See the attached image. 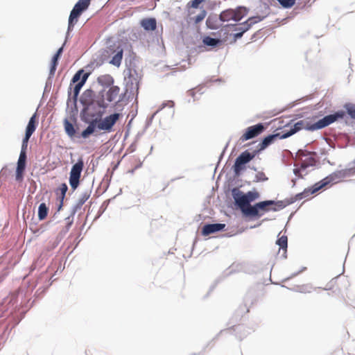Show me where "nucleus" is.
<instances>
[{
	"instance_id": "f257e3e1",
	"label": "nucleus",
	"mask_w": 355,
	"mask_h": 355,
	"mask_svg": "<svg viewBox=\"0 0 355 355\" xmlns=\"http://www.w3.org/2000/svg\"><path fill=\"white\" fill-rule=\"evenodd\" d=\"M232 196L235 204L245 216L260 217L264 212L268 211L270 209L277 211L275 208H269V206L275 205L273 200L259 202L252 206L250 202L259 198V195L257 191H248L246 193H243L240 190L234 189L232 190Z\"/></svg>"
},
{
	"instance_id": "f03ea898",
	"label": "nucleus",
	"mask_w": 355,
	"mask_h": 355,
	"mask_svg": "<svg viewBox=\"0 0 355 355\" xmlns=\"http://www.w3.org/2000/svg\"><path fill=\"white\" fill-rule=\"evenodd\" d=\"M355 175V166L346 168L341 170L336 171L321 181L316 182L310 188L305 189L302 192L297 193L295 199L300 200L305 198L309 197L311 195L315 193L321 189L324 188L330 183H336L343 180L354 176Z\"/></svg>"
},
{
	"instance_id": "7ed1b4c3",
	"label": "nucleus",
	"mask_w": 355,
	"mask_h": 355,
	"mask_svg": "<svg viewBox=\"0 0 355 355\" xmlns=\"http://www.w3.org/2000/svg\"><path fill=\"white\" fill-rule=\"evenodd\" d=\"M120 114L114 113L105 116L103 119L97 118L89 122L88 126L81 133V137L84 139L88 138L91 135L95 132L96 130H103L105 132H110L113 130V127L119 119Z\"/></svg>"
},
{
	"instance_id": "20e7f679",
	"label": "nucleus",
	"mask_w": 355,
	"mask_h": 355,
	"mask_svg": "<svg viewBox=\"0 0 355 355\" xmlns=\"http://www.w3.org/2000/svg\"><path fill=\"white\" fill-rule=\"evenodd\" d=\"M345 113L344 111H338L335 114H329L324 116L322 119L318 121L316 123L308 126L306 129L309 130L313 131L315 130L324 128L327 125L331 124L334 121H336L337 119H343L345 116Z\"/></svg>"
},
{
	"instance_id": "39448f33",
	"label": "nucleus",
	"mask_w": 355,
	"mask_h": 355,
	"mask_svg": "<svg viewBox=\"0 0 355 355\" xmlns=\"http://www.w3.org/2000/svg\"><path fill=\"white\" fill-rule=\"evenodd\" d=\"M84 168V162L80 158L78 162L73 165L69 173V184L71 187L75 190L79 185L81 173Z\"/></svg>"
},
{
	"instance_id": "423d86ee",
	"label": "nucleus",
	"mask_w": 355,
	"mask_h": 355,
	"mask_svg": "<svg viewBox=\"0 0 355 355\" xmlns=\"http://www.w3.org/2000/svg\"><path fill=\"white\" fill-rule=\"evenodd\" d=\"M257 154H259V153L257 150H254L252 153L248 150L242 152L235 160L234 165V172L239 174L240 171L244 168L243 165L252 160Z\"/></svg>"
},
{
	"instance_id": "0eeeda50",
	"label": "nucleus",
	"mask_w": 355,
	"mask_h": 355,
	"mask_svg": "<svg viewBox=\"0 0 355 355\" xmlns=\"http://www.w3.org/2000/svg\"><path fill=\"white\" fill-rule=\"evenodd\" d=\"M266 128V125L261 123L249 126L244 130L243 135L239 138V141L243 143L245 141L255 138L263 132Z\"/></svg>"
},
{
	"instance_id": "6e6552de",
	"label": "nucleus",
	"mask_w": 355,
	"mask_h": 355,
	"mask_svg": "<svg viewBox=\"0 0 355 355\" xmlns=\"http://www.w3.org/2000/svg\"><path fill=\"white\" fill-rule=\"evenodd\" d=\"M245 16V10L239 8L236 10L228 9L223 11L220 15V19L223 21H234L235 22L240 21Z\"/></svg>"
},
{
	"instance_id": "1a4fd4ad",
	"label": "nucleus",
	"mask_w": 355,
	"mask_h": 355,
	"mask_svg": "<svg viewBox=\"0 0 355 355\" xmlns=\"http://www.w3.org/2000/svg\"><path fill=\"white\" fill-rule=\"evenodd\" d=\"M89 76V73H84L83 69L78 71L72 78V83H76V85L73 87V98L76 100L80 91L83 86L85 85L87 78Z\"/></svg>"
},
{
	"instance_id": "9d476101",
	"label": "nucleus",
	"mask_w": 355,
	"mask_h": 355,
	"mask_svg": "<svg viewBox=\"0 0 355 355\" xmlns=\"http://www.w3.org/2000/svg\"><path fill=\"white\" fill-rule=\"evenodd\" d=\"M26 153L20 152L19 157L17 161V166L16 169L15 180L21 182L24 179V173L26 168Z\"/></svg>"
},
{
	"instance_id": "9b49d317",
	"label": "nucleus",
	"mask_w": 355,
	"mask_h": 355,
	"mask_svg": "<svg viewBox=\"0 0 355 355\" xmlns=\"http://www.w3.org/2000/svg\"><path fill=\"white\" fill-rule=\"evenodd\" d=\"M225 227L223 223L207 224L203 226L202 230V234L203 236H208L211 234L223 230Z\"/></svg>"
},
{
	"instance_id": "f8f14e48",
	"label": "nucleus",
	"mask_w": 355,
	"mask_h": 355,
	"mask_svg": "<svg viewBox=\"0 0 355 355\" xmlns=\"http://www.w3.org/2000/svg\"><path fill=\"white\" fill-rule=\"evenodd\" d=\"M282 136L279 133H277L275 135H270L266 137L261 143H259L257 146V151L259 153L261 151L265 150L268 146L274 142L276 138H279Z\"/></svg>"
},
{
	"instance_id": "ddd939ff",
	"label": "nucleus",
	"mask_w": 355,
	"mask_h": 355,
	"mask_svg": "<svg viewBox=\"0 0 355 355\" xmlns=\"http://www.w3.org/2000/svg\"><path fill=\"white\" fill-rule=\"evenodd\" d=\"M120 88L116 85H112L105 94L106 100L111 103L117 99L119 96Z\"/></svg>"
},
{
	"instance_id": "4468645a",
	"label": "nucleus",
	"mask_w": 355,
	"mask_h": 355,
	"mask_svg": "<svg viewBox=\"0 0 355 355\" xmlns=\"http://www.w3.org/2000/svg\"><path fill=\"white\" fill-rule=\"evenodd\" d=\"M94 101V92L91 89H87L85 90L80 98V102L81 103L85 106L88 107L91 104H92Z\"/></svg>"
},
{
	"instance_id": "2eb2a0df",
	"label": "nucleus",
	"mask_w": 355,
	"mask_h": 355,
	"mask_svg": "<svg viewBox=\"0 0 355 355\" xmlns=\"http://www.w3.org/2000/svg\"><path fill=\"white\" fill-rule=\"evenodd\" d=\"M260 21L261 18L259 17H250L246 21L240 25L239 28H238V31H240L244 33L245 32L248 31L253 24Z\"/></svg>"
},
{
	"instance_id": "dca6fc26",
	"label": "nucleus",
	"mask_w": 355,
	"mask_h": 355,
	"mask_svg": "<svg viewBox=\"0 0 355 355\" xmlns=\"http://www.w3.org/2000/svg\"><path fill=\"white\" fill-rule=\"evenodd\" d=\"M81 13L80 11L74 8L72 9L69 17L68 31H71L73 28Z\"/></svg>"
},
{
	"instance_id": "f3484780",
	"label": "nucleus",
	"mask_w": 355,
	"mask_h": 355,
	"mask_svg": "<svg viewBox=\"0 0 355 355\" xmlns=\"http://www.w3.org/2000/svg\"><path fill=\"white\" fill-rule=\"evenodd\" d=\"M141 26L146 30V31H153L157 28V21L155 18H145L143 19L141 21Z\"/></svg>"
},
{
	"instance_id": "a211bd4d",
	"label": "nucleus",
	"mask_w": 355,
	"mask_h": 355,
	"mask_svg": "<svg viewBox=\"0 0 355 355\" xmlns=\"http://www.w3.org/2000/svg\"><path fill=\"white\" fill-rule=\"evenodd\" d=\"M113 53H116L112 57L110 63L119 67L121 65L123 58V50L121 46H117L116 49Z\"/></svg>"
},
{
	"instance_id": "6ab92c4d",
	"label": "nucleus",
	"mask_w": 355,
	"mask_h": 355,
	"mask_svg": "<svg viewBox=\"0 0 355 355\" xmlns=\"http://www.w3.org/2000/svg\"><path fill=\"white\" fill-rule=\"evenodd\" d=\"M304 128V122L302 121H298L294 124L293 127L291 128V130L280 137V139H286L293 134L296 133L297 131L302 130Z\"/></svg>"
},
{
	"instance_id": "aec40b11",
	"label": "nucleus",
	"mask_w": 355,
	"mask_h": 355,
	"mask_svg": "<svg viewBox=\"0 0 355 355\" xmlns=\"http://www.w3.org/2000/svg\"><path fill=\"white\" fill-rule=\"evenodd\" d=\"M37 128V121H36V113H35L30 119L28 125L26 128L25 135L28 136H31L35 131Z\"/></svg>"
},
{
	"instance_id": "412c9836",
	"label": "nucleus",
	"mask_w": 355,
	"mask_h": 355,
	"mask_svg": "<svg viewBox=\"0 0 355 355\" xmlns=\"http://www.w3.org/2000/svg\"><path fill=\"white\" fill-rule=\"evenodd\" d=\"M98 82L102 85L112 86L114 83V78L111 75L105 74L99 76Z\"/></svg>"
},
{
	"instance_id": "4be33fe9",
	"label": "nucleus",
	"mask_w": 355,
	"mask_h": 355,
	"mask_svg": "<svg viewBox=\"0 0 355 355\" xmlns=\"http://www.w3.org/2000/svg\"><path fill=\"white\" fill-rule=\"evenodd\" d=\"M49 208L45 203H41L38 208V218L40 220H44L46 218Z\"/></svg>"
},
{
	"instance_id": "5701e85b",
	"label": "nucleus",
	"mask_w": 355,
	"mask_h": 355,
	"mask_svg": "<svg viewBox=\"0 0 355 355\" xmlns=\"http://www.w3.org/2000/svg\"><path fill=\"white\" fill-rule=\"evenodd\" d=\"M277 244L279 246V250L282 249L283 250V255H284L286 252L287 245H288V239L286 236H282L277 241Z\"/></svg>"
},
{
	"instance_id": "b1692460",
	"label": "nucleus",
	"mask_w": 355,
	"mask_h": 355,
	"mask_svg": "<svg viewBox=\"0 0 355 355\" xmlns=\"http://www.w3.org/2000/svg\"><path fill=\"white\" fill-rule=\"evenodd\" d=\"M90 0H79L74 6V8L83 12L89 6Z\"/></svg>"
},
{
	"instance_id": "393cba45",
	"label": "nucleus",
	"mask_w": 355,
	"mask_h": 355,
	"mask_svg": "<svg viewBox=\"0 0 355 355\" xmlns=\"http://www.w3.org/2000/svg\"><path fill=\"white\" fill-rule=\"evenodd\" d=\"M64 130H65L67 134L69 137H73L76 133V130L74 128L73 125L71 122H69L67 119H65L64 121Z\"/></svg>"
},
{
	"instance_id": "a878e982",
	"label": "nucleus",
	"mask_w": 355,
	"mask_h": 355,
	"mask_svg": "<svg viewBox=\"0 0 355 355\" xmlns=\"http://www.w3.org/2000/svg\"><path fill=\"white\" fill-rule=\"evenodd\" d=\"M162 216H157L155 218H153L151 219L150 222V225L153 228H157L162 225Z\"/></svg>"
},
{
	"instance_id": "bb28decb",
	"label": "nucleus",
	"mask_w": 355,
	"mask_h": 355,
	"mask_svg": "<svg viewBox=\"0 0 355 355\" xmlns=\"http://www.w3.org/2000/svg\"><path fill=\"white\" fill-rule=\"evenodd\" d=\"M206 15L207 11L205 9H202L196 17L192 18L191 19L193 20L194 24H198L205 18Z\"/></svg>"
},
{
	"instance_id": "cd10ccee",
	"label": "nucleus",
	"mask_w": 355,
	"mask_h": 355,
	"mask_svg": "<svg viewBox=\"0 0 355 355\" xmlns=\"http://www.w3.org/2000/svg\"><path fill=\"white\" fill-rule=\"evenodd\" d=\"M347 114L353 119H355V105L352 103H347L345 106Z\"/></svg>"
},
{
	"instance_id": "c85d7f7f",
	"label": "nucleus",
	"mask_w": 355,
	"mask_h": 355,
	"mask_svg": "<svg viewBox=\"0 0 355 355\" xmlns=\"http://www.w3.org/2000/svg\"><path fill=\"white\" fill-rule=\"evenodd\" d=\"M205 0H192L187 3V8L189 10L190 8H198L199 5L204 2Z\"/></svg>"
},
{
	"instance_id": "c756f323",
	"label": "nucleus",
	"mask_w": 355,
	"mask_h": 355,
	"mask_svg": "<svg viewBox=\"0 0 355 355\" xmlns=\"http://www.w3.org/2000/svg\"><path fill=\"white\" fill-rule=\"evenodd\" d=\"M284 8H291L295 3V0H277Z\"/></svg>"
},
{
	"instance_id": "7c9ffc66",
	"label": "nucleus",
	"mask_w": 355,
	"mask_h": 355,
	"mask_svg": "<svg viewBox=\"0 0 355 355\" xmlns=\"http://www.w3.org/2000/svg\"><path fill=\"white\" fill-rule=\"evenodd\" d=\"M203 42L207 45V46H216L218 42V40H216V39H214V38H211L210 37H206L204 40H203Z\"/></svg>"
},
{
	"instance_id": "2f4dec72",
	"label": "nucleus",
	"mask_w": 355,
	"mask_h": 355,
	"mask_svg": "<svg viewBox=\"0 0 355 355\" xmlns=\"http://www.w3.org/2000/svg\"><path fill=\"white\" fill-rule=\"evenodd\" d=\"M30 137H31V136H28V135H25V137H24V138L23 139V141H22L21 152L26 153V149H27V146H28V140H29Z\"/></svg>"
},
{
	"instance_id": "473e14b6",
	"label": "nucleus",
	"mask_w": 355,
	"mask_h": 355,
	"mask_svg": "<svg viewBox=\"0 0 355 355\" xmlns=\"http://www.w3.org/2000/svg\"><path fill=\"white\" fill-rule=\"evenodd\" d=\"M255 178H256L257 182H259V181L263 182V181H266L268 180V178L266 177V175H265V173L263 172H258L256 174Z\"/></svg>"
},
{
	"instance_id": "72a5a7b5",
	"label": "nucleus",
	"mask_w": 355,
	"mask_h": 355,
	"mask_svg": "<svg viewBox=\"0 0 355 355\" xmlns=\"http://www.w3.org/2000/svg\"><path fill=\"white\" fill-rule=\"evenodd\" d=\"M68 187L65 183L60 185V190L61 191L62 198L63 199L65 196L66 192L67 191Z\"/></svg>"
},
{
	"instance_id": "f704fd0d",
	"label": "nucleus",
	"mask_w": 355,
	"mask_h": 355,
	"mask_svg": "<svg viewBox=\"0 0 355 355\" xmlns=\"http://www.w3.org/2000/svg\"><path fill=\"white\" fill-rule=\"evenodd\" d=\"M57 64H58V60H54V58H53V59H52V66H51V73L55 71Z\"/></svg>"
},
{
	"instance_id": "c9c22d12",
	"label": "nucleus",
	"mask_w": 355,
	"mask_h": 355,
	"mask_svg": "<svg viewBox=\"0 0 355 355\" xmlns=\"http://www.w3.org/2000/svg\"><path fill=\"white\" fill-rule=\"evenodd\" d=\"M243 34V33H242L241 31H239V33H236L234 34V37L236 39L240 38L242 37Z\"/></svg>"
},
{
	"instance_id": "e433bc0d",
	"label": "nucleus",
	"mask_w": 355,
	"mask_h": 355,
	"mask_svg": "<svg viewBox=\"0 0 355 355\" xmlns=\"http://www.w3.org/2000/svg\"><path fill=\"white\" fill-rule=\"evenodd\" d=\"M98 105L103 108H106L107 107V104L105 103L103 101L99 102Z\"/></svg>"
},
{
	"instance_id": "4c0bfd02",
	"label": "nucleus",
	"mask_w": 355,
	"mask_h": 355,
	"mask_svg": "<svg viewBox=\"0 0 355 355\" xmlns=\"http://www.w3.org/2000/svg\"><path fill=\"white\" fill-rule=\"evenodd\" d=\"M62 51H63V47H60V48L58 50V51H57L56 54H58V55L60 56L61 53H62Z\"/></svg>"
},
{
	"instance_id": "58836bf2",
	"label": "nucleus",
	"mask_w": 355,
	"mask_h": 355,
	"mask_svg": "<svg viewBox=\"0 0 355 355\" xmlns=\"http://www.w3.org/2000/svg\"><path fill=\"white\" fill-rule=\"evenodd\" d=\"M59 57H60V55L58 54L55 53L53 56V58H54V60H58Z\"/></svg>"
}]
</instances>
